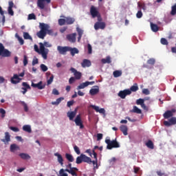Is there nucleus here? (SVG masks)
I'll return each instance as SVG.
<instances>
[{"label":"nucleus","instance_id":"obj_1","mask_svg":"<svg viewBox=\"0 0 176 176\" xmlns=\"http://www.w3.org/2000/svg\"><path fill=\"white\" fill-rule=\"evenodd\" d=\"M40 31L36 33V36L40 39H45L46 35H54L53 30L50 29V25L47 23H39Z\"/></svg>","mask_w":176,"mask_h":176},{"label":"nucleus","instance_id":"obj_2","mask_svg":"<svg viewBox=\"0 0 176 176\" xmlns=\"http://www.w3.org/2000/svg\"><path fill=\"white\" fill-rule=\"evenodd\" d=\"M40 53L44 60H47V54H49V49L45 47H52V44L47 41L44 43H40Z\"/></svg>","mask_w":176,"mask_h":176},{"label":"nucleus","instance_id":"obj_3","mask_svg":"<svg viewBox=\"0 0 176 176\" xmlns=\"http://www.w3.org/2000/svg\"><path fill=\"white\" fill-rule=\"evenodd\" d=\"M105 142L107 144V148L108 149H112L113 148H120V144L116 141V139L111 141L109 139H106Z\"/></svg>","mask_w":176,"mask_h":176},{"label":"nucleus","instance_id":"obj_4","mask_svg":"<svg viewBox=\"0 0 176 176\" xmlns=\"http://www.w3.org/2000/svg\"><path fill=\"white\" fill-rule=\"evenodd\" d=\"M24 75H25L24 72L21 73L19 75L14 74L13 76L10 79L11 83H12V85H17V83H20V82L21 81V78H20L19 76H21V78H23L24 76Z\"/></svg>","mask_w":176,"mask_h":176},{"label":"nucleus","instance_id":"obj_5","mask_svg":"<svg viewBox=\"0 0 176 176\" xmlns=\"http://www.w3.org/2000/svg\"><path fill=\"white\" fill-rule=\"evenodd\" d=\"M12 53L8 50L5 49L3 44L0 43V57H10Z\"/></svg>","mask_w":176,"mask_h":176},{"label":"nucleus","instance_id":"obj_6","mask_svg":"<svg viewBox=\"0 0 176 176\" xmlns=\"http://www.w3.org/2000/svg\"><path fill=\"white\" fill-rule=\"evenodd\" d=\"M149 97L144 98V99L139 98L136 100V104L137 105H140L141 108H142V109H144V111H148L149 109L148 108V107H146L144 102L145 101L149 100Z\"/></svg>","mask_w":176,"mask_h":176},{"label":"nucleus","instance_id":"obj_7","mask_svg":"<svg viewBox=\"0 0 176 176\" xmlns=\"http://www.w3.org/2000/svg\"><path fill=\"white\" fill-rule=\"evenodd\" d=\"M74 122L76 123V126H80L81 130L85 129V125H83V121H82V117H80V115L76 116L74 119Z\"/></svg>","mask_w":176,"mask_h":176},{"label":"nucleus","instance_id":"obj_8","mask_svg":"<svg viewBox=\"0 0 176 176\" xmlns=\"http://www.w3.org/2000/svg\"><path fill=\"white\" fill-rule=\"evenodd\" d=\"M57 50L59 53V54H63V56H65V54H67V52H69V47L68 46H60L58 45L57 47Z\"/></svg>","mask_w":176,"mask_h":176},{"label":"nucleus","instance_id":"obj_9","mask_svg":"<svg viewBox=\"0 0 176 176\" xmlns=\"http://www.w3.org/2000/svg\"><path fill=\"white\" fill-rule=\"evenodd\" d=\"M45 2H46L47 3H50V2H52V0H37V6L41 10H43V9H45Z\"/></svg>","mask_w":176,"mask_h":176},{"label":"nucleus","instance_id":"obj_10","mask_svg":"<svg viewBox=\"0 0 176 176\" xmlns=\"http://www.w3.org/2000/svg\"><path fill=\"white\" fill-rule=\"evenodd\" d=\"M130 94H131V91H130V89H124L119 91L118 97H120V98H122L123 100L126 98V96H130Z\"/></svg>","mask_w":176,"mask_h":176},{"label":"nucleus","instance_id":"obj_11","mask_svg":"<svg viewBox=\"0 0 176 176\" xmlns=\"http://www.w3.org/2000/svg\"><path fill=\"white\" fill-rule=\"evenodd\" d=\"M176 110L175 109H172L171 110L166 111L164 114L163 116L164 119H168L174 116V113H175Z\"/></svg>","mask_w":176,"mask_h":176},{"label":"nucleus","instance_id":"obj_12","mask_svg":"<svg viewBox=\"0 0 176 176\" xmlns=\"http://www.w3.org/2000/svg\"><path fill=\"white\" fill-rule=\"evenodd\" d=\"M164 124L166 127L174 126V124H176V118L172 117L170 119H169V121H164Z\"/></svg>","mask_w":176,"mask_h":176},{"label":"nucleus","instance_id":"obj_13","mask_svg":"<svg viewBox=\"0 0 176 176\" xmlns=\"http://www.w3.org/2000/svg\"><path fill=\"white\" fill-rule=\"evenodd\" d=\"M43 82L40 81L37 84H35L34 82H32V87H34V89H38V90H43L45 87H46L45 85H43Z\"/></svg>","mask_w":176,"mask_h":176},{"label":"nucleus","instance_id":"obj_14","mask_svg":"<svg viewBox=\"0 0 176 176\" xmlns=\"http://www.w3.org/2000/svg\"><path fill=\"white\" fill-rule=\"evenodd\" d=\"M106 25L105 22H96L94 24V28L96 31L98 30H104Z\"/></svg>","mask_w":176,"mask_h":176},{"label":"nucleus","instance_id":"obj_15","mask_svg":"<svg viewBox=\"0 0 176 176\" xmlns=\"http://www.w3.org/2000/svg\"><path fill=\"white\" fill-rule=\"evenodd\" d=\"M70 71L71 72H72V74H74L75 76V79H76L77 80H79V79L82 78V73L80 72H78V70H76L75 68L72 67L70 69Z\"/></svg>","mask_w":176,"mask_h":176},{"label":"nucleus","instance_id":"obj_16","mask_svg":"<svg viewBox=\"0 0 176 176\" xmlns=\"http://www.w3.org/2000/svg\"><path fill=\"white\" fill-rule=\"evenodd\" d=\"M1 142H3V144H5V145L9 144V142H10V141H11L10 133H9V132H6L4 138L1 139Z\"/></svg>","mask_w":176,"mask_h":176},{"label":"nucleus","instance_id":"obj_17","mask_svg":"<svg viewBox=\"0 0 176 176\" xmlns=\"http://www.w3.org/2000/svg\"><path fill=\"white\" fill-rule=\"evenodd\" d=\"M66 38L71 43H75L76 42V33L67 34Z\"/></svg>","mask_w":176,"mask_h":176},{"label":"nucleus","instance_id":"obj_18","mask_svg":"<svg viewBox=\"0 0 176 176\" xmlns=\"http://www.w3.org/2000/svg\"><path fill=\"white\" fill-rule=\"evenodd\" d=\"M90 13H91V16H92L93 19H96V17H97V16H98V14H100V12H98L97 8H96V7H94V6H92L91 7Z\"/></svg>","mask_w":176,"mask_h":176},{"label":"nucleus","instance_id":"obj_19","mask_svg":"<svg viewBox=\"0 0 176 176\" xmlns=\"http://www.w3.org/2000/svg\"><path fill=\"white\" fill-rule=\"evenodd\" d=\"M8 14H10V16H14V12H13V6H14V3H13L12 1H10L8 2Z\"/></svg>","mask_w":176,"mask_h":176},{"label":"nucleus","instance_id":"obj_20","mask_svg":"<svg viewBox=\"0 0 176 176\" xmlns=\"http://www.w3.org/2000/svg\"><path fill=\"white\" fill-rule=\"evenodd\" d=\"M100 93V87L98 86H94L93 88H91L89 90V94L91 96H96V94H98Z\"/></svg>","mask_w":176,"mask_h":176},{"label":"nucleus","instance_id":"obj_21","mask_svg":"<svg viewBox=\"0 0 176 176\" xmlns=\"http://www.w3.org/2000/svg\"><path fill=\"white\" fill-rule=\"evenodd\" d=\"M65 171H66L67 173H69V174H71L72 176H78V175L76 174V172H75V171H78V168L73 167V168H71V169L66 168Z\"/></svg>","mask_w":176,"mask_h":176},{"label":"nucleus","instance_id":"obj_22","mask_svg":"<svg viewBox=\"0 0 176 176\" xmlns=\"http://www.w3.org/2000/svg\"><path fill=\"white\" fill-rule=\"evenodd\" d=\"M10 151L12 153H16V151H20V146L16 144H12L10 146Z\"/></svg>","mask_w":176,"mask_h":176},{"label":"nucleus","instance_id":"obj_23","mask_svg":"<svg viewBox=\"0 0 176 176\" xmlns=\"http://www.w3.org/2000/svg\"><path fill=\"white\" fill-rule=\"evenodd\" d=\"M91 108L94 109L96 112H99V113H105V109H100V107L91 104Z\"/></svg>","mask_w":176,"mask_h":176},{"label":"nucleus","instance_id":"obj_24","mask_svg":"<svg viewBox=\"0 0 176 176\" xmlns=\"http://www.w3.org/2000/svg\"><path fill=\"white\" fill-rule=\"evenodd\" d=\"M81 157H82V162L84 163H87L88 164H91V158L87 157L85 154H81Z\"/></svg>","mask_w":176,"mask_h":176},{"label":"nucleus","instance_id":"obj_25","mask_svg":"<svg viewBox=\"0 0 176 176\" xmlns=\"http://www.w3.org/2000/svg\"><path fill=\"white\" fill-rule=\"evenodd\" d=\"M69 52H70V54L72 56V57H74V56H75L76 54H79V50H78V48L76 47H69Z\"/></svg>","mask_w":176,"mask_h":176},{"label":"nucleus","instance_id":"obj_26","mask_svg":"<svg viewBox=\"0 0 176 176\" xmlns=\"http://www.w3.org/2000/svg\"><path fill=\"white\" fill-rule=\"evenodd\" d=\"M54 156H56L58 157V162L60 166H64V159H63V156L61 154L58 153H54Z\"/></svg>","mask_w":176,"mask_h":176},{"label":"nucleus","instance_id":"obj_27","mask_svg":"<svg viewBox=\"0 0 176 176\" xmlns=\"http://www.w3.org/2000/svg\"><path fill=\"white\" fill-rule=\"evenodd\" d=\"M91 62L87 59H84L81 63V67H82V68H86V67H91Z\"/></svg>","mask_w":176,"mask_h":176},{"label":"nucleus","instance_id":"obj_28","mask_svg":"<svg viewBox=\"0 0 176 176\" xmlns=\"http://www.w3.org/2000/svg\"><path fill=\"white\" fill-rule=\"evenodd\" d=\"M120 131H122L124 135H127L129 134V133H127V131H129V129L126 125H121L120 126Z\"/></svg>","mask_w":176,"mask_h":176},{"label":"nucleus","instance_id":"obj_29","mask_svg":"<svg viewBox=\"0 0 176 176\" xmlns=\"http://www.w3.org/2000/svg\"><path fill=\"white\" fill-rule=\"evenodd\" d=\"M19 156L21 157V159H23V160H28L31 159V156L28 155V153H21L19 154Z\"/></svg>","mask_w":176,"mask_h":176},{"label":"nucleus","instance_id":"obj_30","mask_svg":"<svg viewBox=\"0 0 176 176\" xmlns=\"http://www.w3.org/2000/svg\"><path fill=\"white\" fill-rule=\"evenodd\" d=\"M76 31L78 32V42H80V39H82V36L83 35V31L82 29L77 28Z\"/></svg>","mask_w":176,"mask_h":176},{"label":"nucleus","instance_id":"obj_31","mask_svg":"<svg viewBox=\"0 0 176 176\" xmlns=\"http://www.w3.org/2000/svg\"><path fill=\"white\" fill-rule=\"evenodd\" d=\"M22 129L23 131H25L26 133H32V129H31L30 125H23Z\"/></svg>","mask_w":176,"mask_h":176},{"label":"nucleus","instance_id":"obj_32","mask_svg":"<svg viewBox=\"0 0 176 176\" xmlns=\"http://www.w3.org/2000/svg\"><path fill=\"white\" fill-rule=\"evenodd\" d=\"M146 146H147V148H148L149 149H155V145L153 144V142H152V140H148L146 142Z\"/></svg>","mask_w":176,"mask_h":176},{"label":"nucleus","instance_id":"obj_33","mask_svg":"<svg viewBox=\"0 0 176 176\" xmlns=\"http://www.w3.org/2000/svg\"><path fill=\"white\" fill-rule=\"evenodd\" d=\"M151 28L153 32H157L159 31V26L155 23H151Z\"/></svg>","mask_w":176,"mask_h":176},{"label":"nucleus","instance_id":"obj_34","mask_svg":"<svg viewBox=\"0 0 176 176\" xmlns=\"http://www.w3.org/2000/svg\"><path fill=\"white\" fill-rule=\"evenodd\" d=\"M67 116L69 120H74V118L76 116V111H71L67 113Z\"/></svg>","mask_w":176,"mask_h":176},{"label":"nucleus","instance_id":"obj_35","mask_svg":"<svg viewBox=\"0 0 176 176\" xmlns=\"http://www.w3.org/2000/svg\"><path fill=\"white\" fill-rule=\"evenodd\" d=\"M102 64H111L112 60H111V56H107L106 58H102L101 60Z\"/></svg>","mask_w":176,"mask_h":176},{"label":"nucleus","instance_id":"obj_36","mask_svg":"<svg viewBox=\"0 0 176 176\" xmlns=\"http://www.w3.org/2000/svg\"><path fill=\"white\" fill-rule=\"evenodd\" d=\"M65 20H66V24H67L68 25L71 24H74V23H75V19L74 18L66 17Z\"/></svg>","mask_w":176,"mask_h":176},{"label":"nucleus","instance_id":"obj_37","mask_svg":"<svg viewBox=\"0 0 176 176\" xmlns=\"http://www.w3.org/2000/svg\"><path fill=\"white\" fill-rule=\"evenodd\" d=\"M122 70H116L113 72L114 78H119L120 76H122Z\"/></svg>","mask_w":176,"mask_h":176},{"label":"nucleus","instance_id":"obj_38","mask_svg":"<svg viewBox=\"0 0 176 176\" xmlns=\"http://www.w3.org/2000/svg\"><path fill=\"white\" fill-rule=\"evenodd\" d=\"M131 112H133V113H142V111H141L137 106H133V109Z\"/></svg>","mask_w":176,"mask_h":176},{"label":"nucleus","instance_id":"obj_39","mask_svg":"<svg viewBox=\"0 0 176 176\" xmlns=\"http://www.w3.org/2000/svg\"><path fill=\"white\" fill-rule=\"evenodd\" d=\"M65 157H66L67 160H68V162H70L71 163H72V162H74V156H72V155H71L69 153H66Z\"/></svg>","mask_w":176,"mask_h":176},{"label":"nucleus","instance_id":"obj_40","mask_svg":"<svg viewBox=\"0 0 176 176\" xmlns=\"http://www.w3.org/2000/svg\"><path fill=\"white\" fill-rule=\"evenodd\" d=\"M129 90L131 91H131L135 92L138 91V85L137 83H135L133 86L131 87Z\"/></svg>","mask_w":176,"mask_h":176},{"label":"nucleus","instance_id":"obj_41","mask_svg":"<svg viewBox=\"0 0 176 176\" xmlns=\"http://www.w3.org/2000/svg\"><path fill=\"white\" fill-rule=\"evenodd\" d=\"M63 100H64V98L60 97V98L56 99V100L55 102H52V105H58V104H60V102H61Z\"/></svg>","mask_w":176,"mask_h":176},{"label":"nucleus","instance_id":"obj_42","mask_svg":"<svg viewBox=\"0 0 176 176\" xmlns=\"http://www.w3.org/2000/svg\"><path fill=\"white\" fill-rule=\"evenodd\" d=\"M85 87H87V82H82L79 85V86L77 87V90H80L82 89H85Z\"/></svg>","mask_w":176,"mask_h":176},{"label":"nucleus","instance_id":"obj_43","mask_svg":"<svg viewBox=\"0 0 176 176\" xmlns=\"http://www.w3.org/2000/svg\"><path fill=\"white\" fill-rule=\"evenodd\" d=\"M20 104L23 105L25 112H28V105L24 101H20Z\"/></svg>","mask_w":176,"mask_h":176},{"label":"nucleus","instance_id":"obj_44","mask_svg":"<svg viewBox=\"0 0 176 176\" xmlns=\"http://www.w3.org/2000/svg\"><path fill=\"white\" fill-rule=\"evenodd\" d=\"M82 162H83V160H82V154H80V156L77 157L76 163V164H80Z\"/></svg>","mask_w":176,"mask_h":176},{"label":"nucleus","instance_id":"obj_45","mask_svg":"<svg viewBox=\"0 0 176 176\" xmlns=\"http://www.w3.org/2000/svg\"><path fill=\"white\" fill-rule=\"evenodd\" d=\"M155 63H156V60L153 58H151L147 60V64L149 65H155Z\"/></svg>","mask_w":176,"mask_h":176},{"label":"nucleus","instance_id":"obj_46","mask_svg":"<svg viewBox=\"0 0 176 176\" xmlns=\"http://www.w3.org/2000/svg\"><path fill=\"white\" fill-rule=\"evenodd\" d=\"M138 6L139 8H141L142 9H143V10H146V6L145 5V3H138Z\"/></svg>","mask_w":176,"mask_h":176},{"label":"nucleus","instance_id":"obj_47","mask_svg":"<svg viewBox=\"0 0 176 176\" xmlns=\"http://www.w3.org/2000/svg\"><path fill=\"white\" fill-rule=\"evenodd\" d=\"M40 68L43 72H46V71L48 69L47 66H46L45 64H41L40 65Z\"/></svg>","mask_w":176,"mask_h":176},{"label":"nucleus","instance_id":"obj_48","mask_svg":"<svg viewBox=\"0 0 176 176\" xmlns=\"http://www.w3.org/2000/svg\"><path fill=\"white\" fill-rule=\"evenodd\" d=\"M9 129L12 130V131H14V133H19V131H20V129L16 126H10Z\"/></svg>","mask_w":176,"mask_h":176},{"label":"nucleus","instance_id":"obj_49","mask_svg":"<svg viewBox=\"0 0 176 176\" xmlns=\"http://www.w3.org/2000/svg\"><path fill=\"white\" fill-rule=\"evenodd\" d=\"M58 24H59V25H65V24H67L66 19H58Z\"/></svg>","mask_w":176,"mask_h":176},{"label":"nucleus","instance_id":"obj_50","mask_svg":"<svg viewBox=\"0 0 176 176\" xmlns=\"http://www.w3.org/2000/svg\"><path fill=\"white\" fill-rule=\"evenodd\" d=\"M28 20H36V16H35V14H30L28 15Z\"/></svg>","mask_w":176,"mask_h":176},{"label":"nucleus","instance_id":"obj_51","mask_svg":"<svg viewBox=\"0 0 176 176\" xmlns=\"http://www.w3.org/2000/svg\"><path fill=\"white\" fill-rule=\"evenodd\" d=\"M23 38L24 39H31L32 40V37L30 36V34L28 32H23Z\"/></svg>","mask_w":176,"mask_h":176},{"label":"nucleus","instance_id":"obj_52","mask_svg":"<svg viewBox=\"0 0 176 176\" xmlns=\"http://www.w3.org/2000/svg\"><path fill=\"white\" fill-rule=\"evenodd\" d=\"M0 113L1 115L2 119H3V118H5L6 115V111H5V109H3V108H1Z\"/></svg>","mask_w":176,"mask_h":176},{"label":"nucleus","instance_id":"obj_53","mask_svg":"<svg viewBox=\"0 0 176 176\" xmlns=\"http://www.w3.org/2000/svg\"><path fill=\"white\" fill-rule=\"evenodd\" d=\"M22 86H23V89H31V87L30 86V85H28V83L25 82H23L22 83Z\"/></svg>","mask_w":176,"mask_h":176},{"label":"nucleus","instance_id":"obj_54","mask_svg":"<svg viewBox=\"0 0 176 176\" xmlns=\"http://www.w3.org/2000/svg\"><path fill=\"white\" fill-rule=\"evenodd\" d=\"M53 79H54V76L52 75L49 80H47V85H52V83H53Z\"/></svg>","mask_w":176,"mask_h":176},{"label":"nucleus","instance_id":"obj_55","mask_svg":"<svg viewBox=\"0 0 176 176\" xmlns=\"http://www.w3.org/2000/svg\"><path fill=\"white\" fill-rule=\"evenodd\" d=\"M74 152H76L77 155H80V150L79 149V147H78V146H74Z\"/></svg>","mask_w":176,"mask_h":176},{"label":"nucleus","instance_id":"obj_56","mask_svg":"<svg viewBox=\"0 0 176 176\" xmlns=\"http://www.w3.org/2000/svg\"><path fill=\"white\" fill-rule=\"evenodd\" d=\"M65 171L63 168L60 169L59 171V174L60 176H68V174L64 173Z\"/></svg>","mask_w":176,"mask_h":176},{"label":"nucleus","instance_id":"obj_57","mask_svg":"<svg viewBox=\"0 0 176 176\" xmlns=\"http://www.w3.org/2000/svg\"><path fill=\"white\" fill-rule=\"evenodd\" d=\"M161 43H162V45H168V41H167V39H166L164 38H162Z\"/></svg>","mask_w":176,"mask_h":176},{"label":"nucleus","instance_id":"obj_58","mask_svg":"<svg viewBox=\"0 0 176 176\" xmlns=\"http://www.w3.org/2000/svg\"><path fill=\"white\" fill-rule=\"evenodd\" d=\"M27 64H28V59L27 58V56H23V65L24 67H25L27 65Z\"/></svg>","mask_w":176,"mask_h":176},{"label":"nucleus","instance_id":"obj_59","mask_svg":"<svg viewBox=\"0 0 176 176\" xmlns=\"http://www.w3.org/2000/svg\"><path fill=\"white\" fill-rule=\"evenodd\" d=\"M142 93H143V94H145L146 96H149V94H150V91H149V89H144L143 90H142Z\"/></svg>","mask_w":176,"mask_h":176},{"label":"nucleus","instance_id":"obj_60","mask_svg":"<svg viewBox=\"0 0 176 176\" xmlns=\"http://www.w3.org/2000/svg\"><path fill=\"white\" fill-rule=\"evenodd\" d=\"M87 49H88V54H91L92 53V47H91V45L88 44L87 45Z\"/></svg>","mask_w":176,"mask_h":176},{"label":"nucleus","instance_id":"obj_61","mask_svg":"<svg viewBox=\"0 0 176 176\" xmlns=\"http://www.w3.org/2000/svg\"><path fill=\"white\" fill-rule=\"evenodd\" d=\"M0 14L3 17V20H5V12H3V10H2V7L0 6Z\"/></svg>","mask_w":176,"mask_h":176},{"label":"nucleus","instance_id":"obj_62","mask_svg":"<svg viewBox=\"0 0 176 176\" xmlns=\"http://www.w3.org/2000/svg\"><path fill=\"white\" fill-rule=\"evenodd\" d=\"M136 17L138 19H141L142 17V12L141 10L138 11L136 14Z\"/></svg>","mask_w":176,"mask_h":176},{"label":"nucleus","instance_id":"obj_63","mask_svg":"<svg viewBox=\"0 0 176 176\" xmlns=\"http://www.w3.org/2000/svg\"><path fill=\"white\" fill-rule=\"evenodd\" d=\"M34 49L36 52V53H40L41 54V50H39V47L36 44L34 45Z\"/></svg>","mask_w":176,"mask_h":176},{"label":"nucleus","instance_id":"obj_64","mask_svg":"<svg viewBox=\"0 0 176 176\" xmlns=\"http://www.w3.org/2000/svg\"><path fill=\"white\" fill-rule=\"evenodd\" d=\"M74 100L68 101L67 104L68 108H70V107H72V105H74Z\"/></svg>","mask_w":176,"mask_h":176}]
</instances>
